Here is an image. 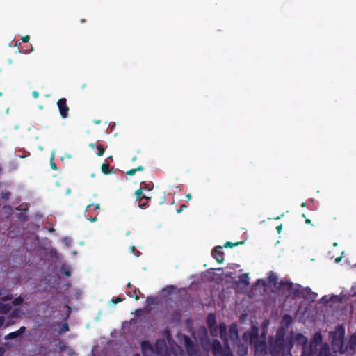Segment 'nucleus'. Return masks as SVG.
Wrapping results in <instances>:
<instances>
[{
    "label": "nucleus",
    "instance_id": "f257e3e1",
    "mask_svg": "<svg viewBox=\"0 0 356 356\" xmlns=\"http://www.w3.org/2000/svg\"><path fill=\"white\" fill-rule=\"evenodd\" d=\"M188 356H207L208 352L211 350L214 356H222V348L218 339H213L211 343L207 329L200 327L195 333V339L201 343L204 351H201L197 344H195L187 336L182 337Z\"/></svg>",
    "mask_w": 356,
    "mask_h": 356
},
{
    "label": "nucleus",
    "instance_id": "f03ea898",
    "mask_svg": "<svg viewBox=\"0 0 356 356\" xmlns=\"http://www.w3.org/2000/svg\"><path fill=\"white\" fill-rule=\"evenodd\" d=\"M285 331L281 327L277 330L275 337L269 341L268 350L272 356H292L291 350L293 343L304 346H307V338L300 333H293L291 339H284Z\"/></svg>",
    "mask_w": 356,
    "mask_h": 356
},
{
    "label": "nucleus",
    "instance_id": "7ed1b4c3",
    "mask_svg": "<svg viewBox=\"0 0 356 356\" xmlns=\"http://www.w3.org/2000/svg\"><path fill=\"white\" fill-rule=\"evenodd\" d=\"M163 337L157 340L154 349L148 341H143L141 348L143 355L170 356L171 353H173L175 356H185L183 351L172 340L168 330L164 331ZM134 356H140V355L135 354Z\"/></svg>",
    "mask_w": 356,
    "mask_h": 356
},
{
    "label": "nucleus",
    "instance_id": "20e7f679",
    "mask_svg": "<svg viewBox=\"0 0 356 356\" xmlns=\"http://www.w3.org/2000/svg\"><path fill=\"white\" fill-rule=\"evenodd\" d=\"M266 333L264 330L261 334L259 328L252 325L250 329L243 334V339L249 341L254 350L256 356H265L267 353Z\"/></svg>",
    "mask_w": 356,
    "mask_h": 356
},
{
    "label": "nucleus",
    "instance_id": "39448f33",
    "mask_svg": "<svg viewBox=\"0 0 356 356\" xmlns=\"http://www.w3.org/2000/svg\"><path fill=\"white\" fill-rule=\"evenodd\" d=\"M330 337L332 339L331 343L334 351L340 354L341 352H344L345 327L342 325L337 326L334 331L330 332Z\"/></svg>",
    "mask_w": 356,
    "mask_h": 356
},
{
    "label": "nucleus",
    "instance_id": "423d86ee",
    "mask_svg": "<svg viewBox=\"0 0 356 356\" xmlns=\"http://www.w3.org/2000/svg\"><path fill=\"white\" fill-rule=\"evenodd\" d=\"M322 340L323 337L321 334L320 332H316L309 346H304L302 348L301 356H312L316 350L317 346L322 342Z\"/></svg>",
    "mask_w": 356,
    "mask_h": 356
},
{
    "label": "nucleus",
    "instance_id": "0eeeda50",
    "mask_svg": "<svg viewBox=\"0 0 356 356\" xmlns=\"http://www.w3.org/2000/svg\"><path fill=\"white\" fill-rule=\"evenodd\" d=\"M216 316L213 314H210L207 318V324L210 328L211 335L213 337L219 336L222 337V324L220 323L218 326L216 325Z\"/></svg>",
    "mask_w": 356,
    "mask_h": 356
},
{
    "label": "nucleus",
    "instance_id": "6e6552de",
    "mask_svg": "<svg viewBox=\"0 0 356 356\" xmlns=\"http://www.w3.org/2000/svg\"><path fill=\"white\" fill-rule=\"evenodd\" d=\"M344 352L341 355H353L356 352V334H352L346 345L343 346Z\"/></svg>",
    "mask_w": 356,
    "mask_h": 356
},
{
    "label": "nucleus",
    "instance_id": "1a4fd4ad",
    "mask_svg": "<svg viewBox=\"0 0 356 356\" xmlns=\"http://www.w3.org/2000/svg\"><path fill=\"white\" fill-rule=\"evenodd\" d=\"M209 278H211L214 282L219 283L222 281V269L220 268H211L207 272Z\"/></svg>",
    "mask_w": 356,
    "mask_h": 356
},
{
    "label": "nucleus",
    "instance_id": "9d476101",
    "mask_svg": "<svg viewBox=\"0 0 356 356\" xmlns=\"http://www.w3.org/2000/svg\"><path fill=\"white\" fill-rule=\"evenodd\" d=\"M57 105L59 108L60 115L63 118H66L68 116L69 111V108L66 104V99L65 98L60 99L57 102Z\"/></svg>",
    "mask_w": 356,
    "mask_h": 356
},
{
    "label": "nucleus",
    "instance_id": "9b49d317",
    "mask_svg": "<svg viewBox=\"0 0 356 356\" xmlns=\"http://www.w3.org/2000/svg\"><path fill=\"white\" fill-rule=\"evenodd\" d=\"M222 247L218 245L213 248L212 251L213 257L219 263L222 261V252L221 251Z\"/></svg>",
    "mask_w": 356,
    "mask_h": 356
},
{
    "label": "nucleus",
    "instance_id": "f8f14e48",
    "mask_svg": "<svg viewBox=\"0 0 356 356\" xmlns=\"http://www.w3.org/2000/svg\"><path fill=\"white\" fill-rule=\"evenodd\" d=\"M25 330H26L25 327H21L18 330H17L15 332H10L8 334H7L5 337V339L9 340V339L17 338V337H19L20 335H22L24 332Z\"/></svg>",
    "mask_w": 356,
    "mask_h": 356
},
{
    "label": "nucleus",
    "instance_id": "ddd939ff",
    "mask_svg": "<svg viewBox=\"0 0 356 356\" xmlns=\"http://www.w3.org/2000/svg\"><path fill=\"white\" fill-rule=\"evenodd\" d=\"M318 356H334L330 353V348L327 344H324L320 349Z\"/></svg>",
    "mask_w": 356,
    "mask_h": 356
},
{
    "label": "nucleus",
    "instance_id": "4468645a",
    "mask_svg": "<svg viewBox=\"0 0 356 356\" xmlns=\"http://www.w3.org/2000/svg\"><path fill=\"white\" fill-rule=\"evenodd\" d=\"M229 334L230 337L233 340H238V330L236 325H232L229 328Z\"/></svg>",
    "mask_w": 356,
    "mask_h": 356
},
{
    "label": "nucleus",
    "instance_id": "2eb2a0df",
    "mask_svg": "<svg viewBox=\"0 0 356 356\" xmlns=\"http://www.w3.org/2000/svg\"><path fill=\"white\" fill-rule=\"evenodd\" d=\"M11 309L10 304L0 302V313L2 314H8Z\"/></svg>",
    "mask_w": 356,
    "mask_h": 356
},
{
    "label": "nucleus",
    "instance_id": "dca6fc26",
    "mask_svg": "<svg viewBox=\"0 0 356 356\" xmlns=\"http://www.w3.org/2000/svg\"><path fill=\"white\" fill-rule=\"evenodd\" d=\"M24 315V312L20 309H15L10 314L11 318H20Z\"/></svg>",
    "mask_w": 356,
    "mask_h": 356
},
{
    "label": "nucleus",
    "instance_id": "f3484780",
    "mask_svg": "<svg viewBox=\"0 0 356 356\" xmlns=\"http://www.w3.org/2000/svg\"><path fill=\"white\" fill-rule=\"evenodd\" d=\"M292 322V318L289 315H284L282 319V323L285 326H289Z\"/></svg>",
    "mask_w": 356,
    "mask_h": 356
},
{
    "label": "nucleus",
    "instance_id": "a211bd4d",
    "mask_svg": "<svg viewBox=\"0 0 356 356\" xmlns=\"http://www.w3.org/2000/svg\"><path fill=\"white\" fill-rule=\"evenodd\" d=\"M239 282L241 284H244L245 285H248L249 284L248 274L245 273V274L241 275V276L240 277V279H239Z\"/></svg>",
    "mask_w": 356,
    "mask_h": 356
},
{
    "label": "nucleus",
    "instance_id": "6ab92c4d",
    "mask_svg": "<svg viewBox=\"0 0 356 356\" xmlns=\"http://www.w3.org/2000/svg\"><path fill=\"white\" fill-rule=\"evenodd\" d=\"M243 242H236V243H232V242H229V241H227L226 243H224V248H234L239 244H243Z\"/></svg>",
    "mask_w": 356,
    "mask_h": 356
},
{
    "label": "nucleus",
    "instance_id": "aec40b11",
    "mask_svg": "<svg viewBox=\"0 0 356 356\" xmlns=\"http://www.w3.org/2000/svg\"><path fill=\"white\" fill-rule=\"evenodd\" d=\"M238 353L240 356H245L248 353V348L245 346H241L238 348Z\"/></svg>",
    "mask_w": 356,
    "mask_h": 356
},
{
    "label": "nucleus",
    "instance_id": "412c9836",
    "mask_svg": "<svg viewBox=\"0 0 356 356\" xmlns=\"http://www.w3.org/2000/svg\"><path fill=\"white\" fill-rule=\"evenodd\" d=\"M277 275L273 273H270L269 276H268V281L270 282L274 283L277 281Z\"/></svg>",
    "mask_w": 356,
    "mask_h": 356
},
{
    "label": "nucleus",
    "instance_id": "4be33fe9",
    "mask_svg": "<svg viewBox=\"0 0 356 356\" xmlns=\"http://www.w3.org/2000/svg\"><path fill=\"white\" fill-rule=\"evenodd\" d=\"M224 356H233L229 347H227L224 343Z\"/></svg>",
    "mask_w": 356,
    "mask_h": 356
},
{
    "label": "nucleus",
    "instance_id": "5701e85b",
    "mask_svg": "<svg viewBox=\"0 0 356 356\" xmlns=\"http://www.w3.org/2000/svg\"><path fill=\"white\" fill-rule=\"evenodd\" d=\"M108 163H103L102 165V171L104 174H108L109 170H108Z\"/></svg>",
    "mask_w": 356,
    "mask_h": 356
},
{
    "label": "nucleus",
    "instance_id": "b1692460",
    "mask_svg": "<svg viewBox=\"0 0 356 356\" xmlns=\"http://www.w3.org/2000/svg\"><path fill=\"white\" fill-rule=\"evenodd\" d=\"M142 193H143V191L141 189L137 190L135 193L136 199L139 201H140V200H141L140 195H142ZM142 198L147 199V197H146L145 196L142 197Z\"/></svg>",
    "mask_w": 356,
    "mask_h": 356
},
{
    "label": "nucleus",
    "instance_id": "393cba45",
    "mask_svg": "<svg viewBox=\"0 0 356 356\" xmlns=\"http://www.w3.org/2000/svg\"><path fill=\"white\" fill-rule=\"evenodd\" d=\"M22 302H23V298L22 297H18L13 300V304L15 306H17V305H20Z\"/></svg>",
    "mask_w": 356,
    "mask_h": 356
},
{
    "label": "nucleus",
    "instance_id": "a878e982",
    "mask_svg": "<svg viewBox=\"0 0 356 356\" xmlns=\"http://www.w3.org/2000/svg\"><path fill=\"white\" fill-rule=\"evenodd\" d=\"M97 149L98 150V152H97V155L98 156H102L104 153V147H102V145H99L97 147Z\"/></svg>",
    "mask_w": 356,
    "mask_h": 356
},
{
    "label": "nucleus",
    "instance_id": "bb28decb",
    "mask_svg": "<svg viewBox=\"0 0 356 356\" xmlns=\"http://www.w3.org/2000/svg\"><path fill=\"white\" fill-rule=\"evenodd\" d=\"M67 331H68V325H67V323H63L61 325V328H60V333L65 332Z\"/></svg>",
    "mask_w": 356,
    "mask_h": 356
},
{
    "label": "nucleus",
    "instance_id": "cd10ccee",
    "mask_svg": "<svg viewBox=\"0 0 356 356\" xmlns=\"http://www.w3.org/2000/svg\"><path fill=\"white\" fill-rule=\"evenodd\" d=\"M62 242L63 244L68 247L70 245L71 240L69 238L65 237L62 239Z\"/></svg>",
    "mask_w": 356,
    "mask_h": 356
},
{
    "label": "nucleus",
    "instance_id": "c85d7f7f",
    "mask_svg": "<svg viewBox=\"0 0 356 356\" xmlns=\"http://www.w3.org/2000/svg\"><path fill=\"white\" fill-rule=\"evenodd\" d=\"M281 286L282 287H284L286 286H288L289 289H291L293 286V284L291 282H282Z\"/></svg>",
    "mask_w": 356,
    "mask_h": 356
},
{
    "label": "nucleus",
    "instance_id": "c756f323",
    "mask_svg": "<svg viewBox=\"0 0 356 356\" xmlns=\"http://www.w3.org/2000/svg\"><path fill=\"white\" fill-rule=\"evenodd\" d=\"M1 299L3 302H5V301H7V300H11L12 299V296L11 295L2 296L1 297Z\"/></svg>",
    "mask_w": 356,
    "mask_h": 356
},
{
    "label": "nucleus",
    "instance_id": "7c9ffc66",
    "mask_svg": "<svg viewBox=\"0 0 356 356\" xmlns=\"http://www.w3.org/2000/svg\"><path fill=\"white\" fill-rule=\"evenodd\" d=\"M22 40L23 42H28L29 40V35H26V36H24L22 38Z\"/></svg>",
    "mask_w": 356,
    "mask_h": 356
},
{
    "label": "nucleus",
    "instance_id": "2f4dec72",
    "mask_svg": "<svg viewBox=\"0 0 356 356\" xmlns=\"http://www.w3.org/2000/svg\"><path fill=\"white\" fill-rule=\"evenodd\" d=\"M136 171H137V170H136V169H131L127 172V174L129 175H134Z\"/></svg>",
    "mask_w": 356,
    "mask_h": 356
},
{
    "label": "nucleus",
    "instance_id": "473e14b6",
    "mask_svg": "<svg viewBox=\"0 0 356 356\" xmlns=\"http://www.w3.org/2000/svg\"><path fill=\"white\" fill-rule=\"evenodd\" d=\"M5 318L3 316H0V327L4 325Z\"/></svg>",
    "mask_w": 356,
    "mask_h": 356
},
{
    "label": "nucleus",
    "instance_id": "72a5a7b5",
    "mask_svg": "<svg viewBox=\"0 0 356 356\" xmlns=\"http://www.w3.org/2000/svg\"><path fill=\"white\" fill-rule=\"evenodd\" d=\"M341 258H342V257H341V256L337 257V258L335 259V261H336L337 263H339V262L341 261Z\"/></svg>",
    "mask_w": 356,
    "mask_h": 356
},
{
    "label": "nucleus",
    "instance_id": "f704fd0d",
    "mask_svg": "<svg viewBox=\"0 0 356 356\" xmlns=\"http://www.w3.org/2000/svg\"><path fill=\"white\" fill-rule=\"evenodd\" d=\"M65 273V275L67 276V277H69L70 275V272L69 270H66L64 271Z\"/></svg>",
    "mask_w": 356,
    "mask_h": 356
},
{
    "label": "nucleus",
    "instance_id": "c9c22d12",
    "mask_svg": "<svg viewBox=\"0 0 356 356\" xmlns=\"http://www.w3.org/2000/svg\"><path fill=\"white\" fill-rule=\"evenodd\" d=\"M4 353V348L2 347H0V356H2Z\"/></svg>",
    "mask_w": 356,
    "mask_h": 356
},
{
    "label": "nucleus",
    "instance_id": "e433bc0d",
    "mask_svg": "<svg viewBox=\"0 0 356 356\" xmlns=\"http://www.w3.org/2000/svg\"><path fill=\"white\" fill-rule=\"evenodd\" d=\"M129 250H130V252H131V253H134V251H135V248H134V246H130V248H129Z\"/></svg>",
    "mask_w": 356,
    "mask_h": 356
},
{
    "label": "nucleus",
    "instance_id": "4c0bfd02",
    "mask_svg": "<svg viewBox=\"0 0 356 356\" xmlns=\"http://www.w3.org/2000/svg\"><path fill=\"white\" fill-rule=\"evenodd\" d=\"M33 95L35 98H37L38 97V93L36 91H34L33 92Z\"/></svg>",
    "mask_w": 356,
    "mask_h": 356
},
{
    "label": "nucleus",
    "instance_id": "58836bf2",
    "mask_svg": "<svg viewBox=\"0 0 356 356\" xmlns=\"http://www.w3.org/2000/svg\"><path fill=\"white\" fill-rule=\"evenodd\" d=\"M51 166L53 169L56 170V164L53 162L51 163Z\"/></svg>",
    "mask_w": 356,
    "mask_h": 356
},
{
    "label": "nucleus",
    "instance_id": "ea45409f",
    "mask_svg": "<svg viewBox=\"0 0 356 356\" xmlns=\"http://www.w3.org/2000/svg\"><path fill=\"white\" fill-rule=\"evenodd\" d=\"M186 197L187 198L188 201H189L191 199V196L190 194H186Z\"/></svg>",
    "mask_w": 356,
    "mask_h": 356
},
{
    "label": "nucleus",
    "instance_id": "a19ab883",
    "mask_svg": "<svg viewBox=\"0 0 356 356\" xmlns=\"http://www.w3.org/2000/svg\"><path fill=\"white\" fill-rule=\"evenodd\" d=\"M277 229L278 232H280V231L282 230V225L277 226Z\"/></svg>",
    "mask_w": 356,
    "mask_h": 356
},
{
    "label": "nucleus",
    "instance_id": "79ce46f5",
    "mask_svg": "<svg viewBox=\"0 0 356 356\" xmlns=\"http://www.w3.org/2000/svg\"><path fill=\"white\" fill-rule=\"evenodd\" d=\"M91 222H95L97 220V218L96 217H94L91 219H89Z\"/></svg>",
    "mask_w": 356,
    "mask_h": 356
},
{
    "label": "nucleus",
    "instance_id": "37998d69",
    "mask_svg": "<svg viewBox=\"0 0 356 356\" xmlns=\"http://www.w3.org/2000/svg\"><path fill=\"white\" fill-rule=\"evenodd\" d=\"M122 301V299H120V298H117L115 301V303H117V302H121Z\"/></svg>",
    "mask_w": 356,
    "mask_h": 356
},
{
    "label": "nucleus",
    "instance_id": "c03bdc74",
    "mask_svg": "<svg viewBox=\"0 0 356 356\" xmlns=\"http://www.w3.org/2000/svg\"><path fill=\"white\" fill-rule=\"evenodd\" d=\"M99 209V204H95V210H97V209Z\"/></svg>",
    "mask_w": 356,
    "mask_h": 356
},
{
    "label": "nucleus",
    "instance_id": "a18cd8bd",
    "mask_svg": "<svg viewBox=\"0 0 356 356\" xmlns=\"http://www.w3.org/2000/svg\"><path fill=\"white\" fill-rule=\"evenodd\" d=\"M13 323H14V322H13V321H9V322H8V323L6 324V326H8V325H10L13 324Z\"/></svg>",
    "mask_w": 356,
    "mask_h": 356
},
{
    "label": "nucleus",
    "instance_id": "49530a36",
    "mask_svg": "<svg viewBox=\"0 0 356 356\" xmlns=\"http://www.w3.org/2000/svg\"><path fill=\"white\" fill-rule=\"evenodd\" d=\"M268 321H265V322H264V327H266V326H268Z\"/></svg>",
    "mask_w": 356,
    "mask_h": 356
},
{
    "label": "nucleus",
    "instance_id": "de8ad7c7",
    "mask_svg": "<svg viewBox=\"0 0 356 356\" xmlns=\"http://www.w3.org/2000/svg\"><path fill=\"white\" fill-rule=\"evenodd\" d=\"M70 192H71L70 189H69V188H68V189L66 191V194H67V195H69V194L70 193Z\"/></svg>",
    "mask_w": 356,
    "mask_h": 356
},
{
    "label": "nucleus",
    "instance_id": "09e8293b",
    "mask_svg": "<svg viewBox=\"0 0 356 356\" xmlns=\"http://www.w3.org/2000/svg\"><path fill=\"white\" fill-rule=\"evenodd\" d=\"M172 289H173V286H170L165 290H170V289L171 290Z\"/></svg>",
    "mask_w": 356,
    "mask_h": 356
},
{
    "label": "nucleus",
    "instance_id": "8fccbe9b",
    "mask_svg": "<svg viewBox=\"0 0 356 356\" xmlns=\"http://www.w3.org/2000/svg\"><path fill=\"white\" fill-rule=\"evenodd\" d=\"M143 167L140 166L138 168H136V170H143Z\"/></svg>",
    "mask_w": 356,
    "mask_h": 356
},
{
    "label": "nucleus",
    "instance_id": "3c124183",
    "mask_svg": "<svg viewBox=\"0 0 356 356\" xmlns=\"http://www.w3.org/2000/svg\"><path fill=\"white\" fill-rule=\"evenodd\" d=\"M91 207V205H88L87 206L86 209V212H87L89 209V208Z\"/></svg>",
    "mask_w": 356,
    "mask_h": 356
},
{
    "label": "nucleus",
    "instance_id": "603ef678",
    "mask_svg": "<svg viewBox=\"0 0 356 356\" xmlns=\"http://www.w3.org/2000/svg\"><path fill=\"white\" fill-rule=\"evenodd\" d=\"M54 154H55V152H54V151H53L51 153V159H53V158L54 156Z\"/></svg>",
    "mask_w": 356,
    "mask_h": 356
},
{
    "label": "nucleus",
    "instance_id": "864d4df0",
    "mask_svg": "<svg viewBox=\"0 0 356 356\" xmlns=\"http://www.w3.org/2000/svg\"><path fill=\"white\" fill-rule=\"evenodd\" d=\"M186 205L182 204V205L181 206V209H184V208H186Z\"/></svg>",
    "mask_w": 356,
    "mask_h": 356
},
{
    "label": "nucleus",
    "instance_id": "5fc2aeb1",
    "mask_svg": "<svg viewBox=\"0 0 356 356\" xmlns=\"http://www.w3.org/2000/svg\"><path fill=\"white\" fill-rule=\"evenodd\" d=\"M311 222V220L309 219L306 220V223L309 224Z\"/></svg>",
    "mask_w": 356,
    "mask_h": 356
},
{
    "label": "nucleus",
    "instance_id": "6e6d98bb",
    "mask_svg": "<svg viewBox=\"0 0 356 356\" xmlns=\"http://www.w3.org/2000/svg\"><path fill=\"white\" fill-rule=\"evenodd\" d=\"M301 207H305V202H302V203L301 204Z\"/></svg>",
    "mask_w": 356,
    "mask_h": 356
},
{
    "label": "nucleus",
    "instance_id": "4d7b16f0",
    "mask_svg": "<svg viewBox=\"0 0 356 356\" xmlns=\"http://www.w3.org/2000/svg\"><path fill=\"white\" fill-rule=\"evenodd\" d=\"M139 254H140L139 251H137V252H136V257H138V256H139Z\"/></svg>",
    "mask_w": 356,
    "mask_h": 356
},
{
    "label": "nucleus",
    "instance_id": "13d9d810",
    "mask_svg": "<svg viewBox=\"0 0 356 356\" xmlns=\"http://www.w3.org/2000/svg\"><path fill=\"white\" fill-rule=\"evenodd\" d=\"M90 146L92 147H94V145L92 143H90Z\"/></svg>",
    "mask_w": 356,
    "mask_h": 356
},
{
    "label": "nucleus",
    "instance_id": "bf43d9fd",
    "mask_svg": "<svg viewBox=\"0 0 356 356\" xmlns=\"http://www.w3.org/2000/svg\"><path fill=\"white\" fill-rule=\"evenodd\" d=\"M136 312H137V313H139V312H140V309H138V310H136Z\"/></svg>",
    "mask_w": 356,
    "mask_h": 356
},
{
    "label": "nucleus",
    "instance_id": "052dcab7",
    "mask_svg": "<svg viewBox=\"0 0 356 356\" xmlns=\"http://www.w3.org/2000/svg\"><path fill=\"white\" fill-rule=\"evenodd\" d=\"M334 246H337V243H334Z\"/></svg>",
    "mask_w": 356,
    "mask_h": 356
},
{
    "label": "nucleus",
    "instance_id": "680f3d73",
    "mask_svg": "<svg viewBox=\"0 0 356 356\" xmlns=\"http://www.w3.org/2000/svg\"><path fill=\"white\" fill-rule=\"evenodd\" d=\"M81 22V23H83V22H85V20H84V19H82Z\"/></svg>",
    "mask_w": 356,
    "mask_h": 356
},
{
    "label": "nucleus",
    "instance_id": "e2e57ef3",
    "mask_svg": "<svg viewBox=\"0 0 356 356\" xmlns=\"http://www.w3.org/2000/svg\"><path fill=\"white\" fill-rule=\"evenodd\" d=\"M40 150H42V149H43V148H42V147H40Z\"/></svg>",
    "mask_w": 356,
    "mask_h": 356
},
{
    "label": "nucleus",
    "instance_id": "0e129e2a",
    "mask_svg": "<svg viewBox=\"0 0 356 356\" xmlns=\"http://www.w3.org/2000/svg\"><path fill=\"white\" fill-rule=\"evenodd\" d=\"M2 296V293H1V291H0V296Z\"/></svg>",
    "mask_w": 356,
    "mask_h": 356
},
{
    "label": "nucleus",
    "instance_id": "69168bd1",
    "mask_svg": "<svg viewBox=\"0 0 356 356\" xmlns=\"http://www.w3.org/2000/svg\"><path fill=\"white\" fill-rule=\"evenodd\" d=\"M1 95V93L0 92V96Z\"/></svg>",
    "mask_w": 356,
    "mask_h": 356
}]
</instances>
